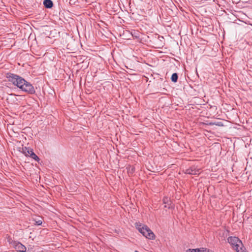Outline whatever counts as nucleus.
<instances>
[{"label":"nucleus","mask_w":252,"mask_h":252,"mask_svg":"<svg viewBox=\"0 0 252 252\" xmlns=\"http://www.w3.org/2000/svg\"><path fill=\"white\" fill-rule=\"evenodd\" d=\"M9 80L13 84L24 92L31 94L35 93V89L33 86L24 79L19 76L12 75L9 76Z\"/></svg>","instance_id":"1"},{"label":"nucleus","mask_w":252,"mask_h":252,"mask_svg":"<svg viewBox=\"0 0 252 252\" xmlns=\"http://www.w3.org/2000/svg\"><path fill=\"white\" fill-rule=\"evenodd\" d=\"M135 226L139 232L146 238L151 240L155 239V234L147 226L142 225L139 223H136Z\"/></svg>","instance_id":"2"},{"label":"nucleus","mask_w":252,"mask_h":252,"mask_svg":"<svg viewBox=\"0 0 252 252\" xmlns=\"http://www.w3.org/2000/svg\"><path fill=\"white\" fill-rule=\"evenodd\" d=\"M228 242L230 244L233 248L237 252H246L242 250V242L236 237H229L228 239Z\"/></svg>","instance_id":"3"},{"label":"nucleus","mask_w":252,"mask_h":252,"mask_svg":"<svg viewBox=\"0 0 252 252\" xmlns=\"http://www.w3.org/2000/svg\"><path fill=\"white\" fill-rule=\"evenodd\" d=\"M200 173V170L199 169H196L194 167H191L190 168L187 169L186 170L185 173L191 175H196L199 174Z\"/></svg>","instance_id":"4"},{"label":"nucleus","mask_w":252,"mask_h":252,"mask_svg":"<svg viewBox=\"0 0 252 252\" xmlns=\"http://www.w3.org/2000/svg\"><path fill=\"white\" fill-rule=\"evenodd\" d=\"M163 203L164 204V207L168 209L172 208L173 207V204L171 203L170 199L168 197H165L163 199Z\"/></svg>","instance_id":"5"},{"label":"nucleus","mask_w":252,"mask_h":252,"mask_svg":"<svg viewBox=\"0 0 252 252\" xmlns=\"http://www.w3.org/2000/svg\"><path fill=\"white\" fill-rule=\"evenodd\" d=\"M187 252H210L209 250H207L206 248H202L200 249H189L187 250Z\"/></svg>","instance_id":"6"},{"label":"nucleus","mask_w":252,"mask_h":252,"mask_svg":"<svg viewBox=\"0 0 252 252\" xmlns=\"http://www.w3.org/2000/svg\"><path fill=\"white\" fill-rule=\"evenodd\" d=\"M16 248L17 249L18 251L20 252H26V247L20 243H18L16 245Z\"/></svg>","instance_id":"7"},{"label":"nucleus","mask_w":252,"mask_h":252,"mask_svg":"<svg viewBox=\"0 0 252 252\" xmlns=\"http://www.w3.org/2000/svg\"><path fill=\"white\" fill-rule=\"evenodd\" d=\"M23 151L24 154L26 156H31V151H33L32 149H30L28 148L25 147L24 148H23Z\"/></svg>","instance_id":"8"},{"label":"nucleus","mask_w":252,"mask_h":252,"mask_svg":"<svg viewBox=\"0 0 252 252\" xmlns=\"http://www.w3.org/2000/svg\"><path fill=\"white\" fill-rule=\"evenodd\" d=\"M44 4L47 8H51L53 6V2L51 0H45Z\"/></svg>","instance_id":"9"},{"label":"nucleus","mask_w":252,"mask_h":252,"mask_svg":"<svg viewBox=\"0 0 252 252\" xmlns=\"http://www.w3.org/2000/svg\"><path fill=\"white\" fill-rule=\"evenodd\" d=\"M31 153L30 157L34 159L35 160L39 161L40 159L38 156L33 151H31Z\"/></svg>","instance_id":"10"},{"label":"nucleus","mask_w":252,"mask_h":252,"mask_svg":"<svg viewBox=\"0 0 252 252\" xmlns=\"http://www.w3.org/2000/svg\"><path fill=\"white\" fill-rule=\"evenodd\" d=\"M178 79V75L176 73H173L171 76V80L173 82H176Z\"/></svg>","instance_id":"11"},{"label":"nucleus","mask_w":252,"mask_h":252,"mask_svg":"<svg viewBox=\"0 0 252 252\" xmlns=\"http://www.w3.org/2000/svg\"><path fill=\"white\" fill-rule=\"evenodd\" d=\"M36 223L38 225H40L42 224V221L41 220H38L36 222Z\"/></svg>","instance_id":"12"},{"label":"nucleus","mask_w":252,"mask_h":252,"mask_svg":"<svg viewBox=\"0 0 252 252\" xmlns=\"http://www.w3.org/2000/svg\"><path fill=\"white\" fill-rule=\"evenodd\" d=\"M215 125H218V126H222V125L221 124V123L220 122L218 123L217 124H216Z\"/></svg>","instance_id":"13"}]
</instances>
